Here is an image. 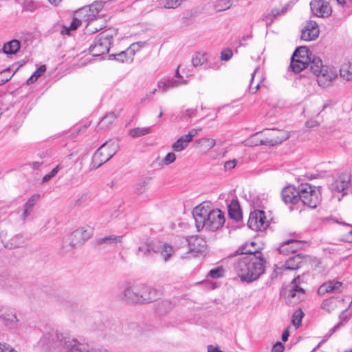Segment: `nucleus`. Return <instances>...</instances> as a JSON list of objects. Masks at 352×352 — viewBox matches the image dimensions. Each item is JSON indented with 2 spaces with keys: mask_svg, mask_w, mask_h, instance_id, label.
Returning <instances> with one entry per match:
<instances>
[{
  "mask_svg": "<svg viewBox=\"0 0 352 352\" xmlns=\"http://www.w3.org/2000/svg\"><path fill=\"white\" fill-rule=\"evenodd\" d=\"M109 352L103 347H94L84 340L65 337L62 333L52 331L45 334V351L48 352Z\"/></svg>",
  "mask_w": 352,
  "mask_h": 352,
  "instance_id": "obj_1",
  "label": "nucleus"
},
{
  "mask_svg": "<svg viewBox=\"0 0 352 352\" xmlns=\"http://www.w3.org/2000/svg\"><path fill=\"white\" fill-rule=\"evenodd\" d=\"M248 255L236 259L233 267L242 282L248 283L256 280L265 272V261L259 251L245 250Z\"/></svg>",
  "mask_w": 352,
  "mask_h": 352,
  "instance_id": "obj_2",
  "label": "nucleus"
},
{
  "mask_svg": "<svg viewBox=\"0 0 352 352\" xmlns=\"http://www.w3.org/2000/svg\"><path fill=\"white\" fill-rule=\"evenodd\" d=\"M192 214L198 231H217L225 223L224 213L219 208H213L208 202H203L195 207Z\"/></svg>",
  "mask_w": 352,
  "mask_h": 352,
  "instance_id": "obj_3",
  "label": "nucleus"
},
{
  "mask_svg": "<svg viewBox=\"0 0 352 352\" xmlns=\"http://www.w3.org/2000/svg\"><path fill=\"white\" fill-rule=\"evenodd\" d=\"M122 298L132 303H149L159 298L157 289L144 284L128 285L122 292Z\"/></svg>",
  "mask_w": 352,
  "mask_h": 352,
  "instance_id": "obj_4",
  "label": "nucleus"
},
{
  "mask_svg": "<svg viewBox=\"0 0 352 352\" xmlns=\"http://www.w3.org/2000/svg\"><path fill=\"white\" fill-rule=\"evenodd\" d=\"M103 8L102 1H95L88 7L77 11V16H82L85 21H87V32L89 33H95L105 27L104 24L98 25V21L103 14L100 12Z\"/></svg>",
  "mask_w": 352,
  "mask_h": 352,
  "instance_id": "obj_5",
  "label": "nucleus"
},
{
  "mask_svg": "<svg viewBox=\"0 0 352 352\" xmlns=\"http://www.w3.org/2000/svg\"><path fill=\"white\" fill-rule=\"evenodd\" d=\"M118 139L109 140L103 143L93 155L91 168L96 169L110 160L119 149Z\"/></svg>",
  "mask_w": 352,
  "mask_h": 352,
  "instance_id": "obj_6",
  "label": "nucleus"
},
{
  "mask_svg": "<svg viewBox=\"0 0 352 352\" xmlns=\"http://www.w3.org/2000/svg\"><path fill=\"white\" fill-rule=\"evenodd\" d=\"M256 133L245 142V145L249 146L257 145L274 146L281 143L289 138L287 132L278 129H267L265 131L266 137L263 139H257Z\"/></svg>",
  "mask_w": 352,
  "mask_h": 352,
  "instance_id": "obj_7",
  "label": "nucleus"
},
{
  "mask_svg": "<svg viewBox=\"0 0 352 352\" xmlns=\"http://www.w3.org/2000/svg\"><path fill=\"white\" fill-rule=\"evenodd\" d=\"M92 228L89 226L81 227L67 234L63 239V248L65 251L71 250L83 244L92 235Z\"/></svg>",
  "mask_w": 352,
  "mask_h": 352,
  "instance_id": "obj_8",
  "label": "nucleus"
},
{
  "mask_svg": "<svg viewBox=\"0 0 352 352\" xmlns=\"http://www.w3.org/2000/svg\"><path fill=\"white\" fill-rule=\"evenodd\" d=\"M299 198L304 205L311 208H316L321 201L319 190L309 184L300 185Z\"/></svg>",
  "mask_w": 352,
  "mask_h": 352,
  "instance_id": "obj_9",
  "label": "nucleus"
},
{
  "mask_svg": "<svg viewBox=\"0 0 352 352\" xmlns=\"http://www.w3.org/2000/svg\"><path fill=\"white\" fill-rule=\"evenodd\" d=\"M113 35L107 32H102L89 47L90 54L93 56H99L109 52Z\"/></svg>",
  "mask_w": 352,
  "mask_h": 352,
  "instance_id": "obj_10",
  "label": "nucleus"
},
{
  "mask_svg": "<svg viewBox=\"0 0 352 352\" xmlns=\"http://www.w3.org/2000/svg\"><path fill=\"white\" fill-rule=\"evenodd\" d=\"M248 227L255 231H263L269 226V221L263 210H254L250 212L248 221Z\"/></svg>",
  "mask_w": 352,
  "mask_h": 352,
  "instance_id": "obj_11",
  "label": "nucleus"
},
{
  "mask_svg": "<svg viewBox=\"0 0 352 352\" xmlns=\"http://www.w3.org/2000/svg\"><path fill=\"white\" fill-rule=\"evenodd\" d=\"M0 318L9 328L15 329L18 326L19 319L14 310L12 308L6 306H1Z\"/></svg>",
  "mask_w": 352,
  "mask_h": 352,
  "instance_id": "obj_12",
  "label": "nucleus"
},
{
  "mask_svg": "<svg viewBox=\"0 0 352 352\" xmlns=\"http://www.w3.org/2000/svg\"><path fill=\"white\" fill-rule=\"evenodd\" d=\"M329 3L327 0H314L310 3L311 9L318 16H328L332 12Z\"/></svg>",
  "mask_w": 352,
  "mask_h": 352,
  "instance_id": "obj_13",
  "label": "nucleus"
},
{
  "mask_svg": "<svg viewBox=\"0 0 352 352\" xmlns=\"http://www.w3.org/2000/svg\"><path fill=\"white\" fill-rule=\"evenodd\" d=\"M188 246V254L190 252H203L206 248V241L198 236H191L184 239Z\"/></svg>",
  "mask_w": 352,
  "mask_h": 352,
  "instance_id": "obj_14",
  "label": "nucleus"
},
{
  "mask_svg": "<svg viewBox=\"0 0 352 352\" xmlns=\"http://www.w3.org/2000/svg\"><path fill=\"white\" fill-rule=\"evenodd\" d=\"M40 198L41 195L39 194H34L28 199L19 214L20 221L23 223L26 222L28 218L33 214L34 208Z\"/></svg>",
  "mask_w": 352,
  "mask_h": 352,
  "instance_id": "obj_15",
  "label": "nucleus"
},
{
  "mask_svg": "<svg viewBox=\"0 0 352 352\" xmlns=\"http://www.w3.org/2000/svg\"><path fill=\"white\" fill-rule=\"evenodd\" d=\"M300 283L301 278L299 276L295 278L291 283L288 297L291 298L292 302L296 303L304 298L305 291L300 287Z\"/></svg>",
  "mask_w": 352,
  "mask_h": 352,
  "instance_id": "obj_16",
  "label": "nucleus"
},
{
  "mask_svg": "<svg viewBox=\"0 0 352 352\" xmlns=\"http://www.w3.org/2000/svg\"><path fill=\"white\" fill-rule=\"evenodd\" d=\"M319 35V28L314 21H309L302 30L301 38L305 41L316 39Z\"/></svg>",
  "mask_w": 352,
  "mask_h": 352,
  "instance_id": "obj_17",
  "label": "nucleus"
},
{
  "mask_svg": "<svg viewBox=\"0 0 352 352\" xmlns=\"http://www.w3.org/2000/svg\"><path fill=\"white\" fill-rule=\"evenodd\" d=\"M336 76V70L329 66L324 67L322 72L316 76L318 82L322 87L328 86Z\"/></svg>",
  "mask_w": 352,
  "mask_h": 352,
  "instance_id": "obj_18",
  "label": "nucleus"
},
{
  "mask_svg": "<svg viewBox=\"0 0 352 352\" xmlns=\"http://www.w3.org/2000/svg\"><path fill=\"white\" fill-rule=\"evenodd\" d=\"M300 186L296 189L293 186H288L282 190V198L285 203L296 204L300 200Z\"/></svg>",
  "mask_w": 352,
  "mask_h": 352,
  "instance_id": "obj_19",
  "label": "nucleus"
},
{
  "mask_svg": "<svg viewBox=\"0 0 352 352\" xmlns=\"http://www.w3.org/2000/svg\"><path fill=\"white\" fill-rule=\"evenodd\" d=\"M350 184V176L348 174L340 175L331 184V189L341 192L348 188Z\"/></svg>",
  "mask_w": 352,
  "mask_h": 352,
  "instance_id": "obj_20",
  "label": "nucleus"
},
{
  "mask_svg": "<svg viewBox=\"0 0 352 352\" xmlns=\"http://www.w3.org/2000/svg\"><path fill=\"white\" fill-rule=\"evenodd\" d=\"M307 258L302 254H296L288 258L283 267L286 270H295L301 267L303 264L307 261Z\"/></svg>",
  "mask_w": 352,
  "mask_h": 352,
  "instance_id": "obj_21",
  "label": "nucleus"
},
{
  "mask_svg": "<svg viewBox=\"0 0 352 352\" xmlns=\"http://www.w3.org/2000/svg\"><path fill=\"white\" fill-rule=\"evenodd\" d=\"M82 16H77V12L74 14V17L72 18V21L69 25H65L63 26L60 34L62 35H72L73 32L77 30L78 27H80L82 21Z\"/></svg>",
  "mask_w": 352,
  "mask_h": 352,
  "instance_id": "obj_22",
  "label": "nucleus"
},
{
  "mask_svg": "<svg viewBox=\"0 0 352 352\" xmlns=\"http://www.w3.org/2000/svg\"><path fill=\"white\" fill-rule=\"evenodd\" d=\"M343 288L342 283L339 281L330 280L322 284L318 289L319 294H324L326 293L340 292Z\"/></svg>",
  "mask_w": 352,
  "mask_h": 352,
  "instance_id": "obj_23",
  "label": "nucleus"
},
{
  "mask_svg": "<svg viewBox=\"0 0 352 352\" xmlns=\"http://www.w3.org/2000/svg\"><path fill=\"white\" fill-rule=\"evenodd\" d=\"M264 80L265 77L263 71L257 67L252 75L250 91L253 94L256 93Z\"/></svg>",
  "mask_w": 352,
  "mask_h": 352,
  "instance_id": "obj_24",
  "label": "nucleus"
},
{
  "mask_svg": "<svg viewBox=\"0 0 352 352\" xmlns=\"http://www.w3.org/2000/svg\"><path fill=\"white\" fill-rule=\"evenodd\" d=\"M300 243L297 240H287L280 243L278 250L280 254L287 255L290 252H294L300 248Z\"/></svg>",
  "mask_w": 352,
  "mask_h": 352,
  "instance_id": "obj_25",
  "label": "nucleus"
},
{
  "mask_svg": "<svg viewBox=\"0 0 352 352\" xmlns=\"http://www.w3.org/2000/svg\"><path fill=\"white\" fill-rule=\"evenodd\" d=\"M154 252L160 254L164 261L167 262L175 252V250L170 245L165 243L157 246Z\"/></svg>",
  "mask_w": 352,
  "mask_h": 352,
  "instance_id": "obj_26",
  "label": "nucleus"
},
{
  "mask_svg": "<svg viewBox=\"0 0 352 352\" xmlns=\"http://www.w3.org/2000/svg\"><path fill=\"white\" fill-rule=\"evenodd\" d=\"M135 44H132L125 51H122L117 54H112L111 56H113L115 59L122 63L131 62L135 54Z\"/></svg>",
  "mask_w": 352,
  "mask_h": 352,
  "instance_id": "obj_27",
  "label": "nucleus"
},
{
  "mask_svg": "<svg viewBox=\"0 0 352 352\" xmlns=\"http://www.w3.org/2000/svg\"><path fill=\"white\" fill-rule=\"evenodd\" d=\"M186 80L179 81L175 79L160 80L157 83V88L162 92L166 91L169 89L177 87L181 85L185 84Z\"/></svg>",
  "mask_w": 352,
  "mask_h": 352,
  "instance_id": "obj_28",
  "label": "nucleus"
},
{
  "mask_svg": "<svg viewBox=\"0 0 352 352\" xmlns=\"http://www.w3.org/2000/svg\"><path fill=\"white\" fill-rule=\"evenodd\" d=\"M228 214L230 218L239 221L242 218V213L239 204L236 200H232L228 205Z\"/></svg>",
  "mask_w": 352,
  "mask_h": 352,
  "instance_id": "obj_29",
  "label": "nucleus"
},
{
  "mask_svg": "<svg viewBox=\"0 0 352 352\" xmlns=\"http://www.w3.org/2000/svg\"><path fill=\"white\" fill-rule=\"evenodd\" d=\"M298 56L296 54H293L292 59L290 67L292 71L295 73H299L303 69H306L309 66L308 62L302 61L297 58Z\"/></svg>",
  "mask_w": 352,
  "mask_h": 352,
  "instance_id": "obj_30",
  "label": "nucleus"
},
{
  "mask_svg": "<svg viewBox=\"0 0 352 352\" xmlns=\"http://www.w3.org/2000/svg\"><path fill=\"white\" fill-rule=\"evenodd\" d=\"M232 5V0H215L213 2L212 8L215 12H221L230 10Z\"/></svg>",
  "mask_w": 352,
  "mask_h": 352,
  "instance_id": "obj_31",
  "label": "nucleus"
},
{
  "mask_svg": "<svg viewBox=\"0 0 352 352\" xmlns=\"http://www.w3.org/2000/svg\"><path fill=\"white\" fill-rule=\"evenodd\" d=\"M20 48V43L18 40L14 39L6 43L3 46V52L6 54H14Z\"/></svg>",
  "mask_w": 352,
  "mask_h": 352,
  "instance_id": "obj_32",
  "label": "nucleus"
},
{
  "mask_svg": "<svg viewBox=\"0 0 352 352\" xmlns=\"http://www.w3.org/2000/svg\"><path fill=\"white\" fill-rule=\"evenodd\" d=\"M309 65L310 70L315 76H317L318 74H320V72H321L323 68L325 67L322 65V60L319 57L316 56L311 59Z\"/></svg>",
  "mask_w": 352,
  "mask_h": 352,
  "instance_id": "obj_33",
  "label": "nucleus"
},
{
  "mask_svg": "<svg viewBox=\"0 0 352 352\" xmlns=\"http://www.w3.org/2000/svg\"><path fill=\"white\" fill-rule=\"evenodd\" d=\"M288 6L289 4H286L281 10L276 8L272 9L270 13L267 14L263 16V20L266 21L267 25L271 24L276 16L280 14H283L287 10Z\"/></svg>",
  "mask_w": 352,
  "mask_h": 352,
  "instance_id": "obj_34",
  "label": "nucleus"
},
{
  "mask_svg": "<svg viewBox=\"0 0 352 352\" xmlns=\"http://www.w3.org/2000/svg\"><path fill=\"white\" fill-rule=\"evenodd\" d=\"M196 143L201 148L208 151L216 145V140L213 138H203L197 140Z\"/></svg>",
  "mask_w": 352,
  "mask_h": 352,
  "instance_id": "obj_35",
  "label": "nucleus"
},
{
  "mask_svg": "<svg viewBox=\"0 0 352 352\" xmlns=\"http://www.w3.org/2000/svg\"><path fill=\"white\" fill-rule=\"evenodd\" d=\"M151 133V127H136L128 131V134L133 138H139Z\"/></svg>",
  "mask_w": 352,
  "mask_h": 352,
  "instance_id": "obj_36",
  "label": "nucleus"
},
{
  "mask_svg": "<svg viewBox=\"0 0 352 352\" xmlns=\"http://www.w3.org/2000/svg\"><path fill=\"white\" fill-rule=\"evenodd\" d=\"M202 129L199 128H194L191 129L187 134L183 135L179 138V139L184 143L186 145L188 146L189 143L191 142L193 138L198 135V133L201 131Z\"/></svg>",
  "mask_w": 352,
  "mask_h": 352,
  "instance_id": "obj_37",
  "label": "nucleus"
},
{
  "mask_svg": "<svg viewBox=\"0 0 352 352\" xmlns=\"http://www.w3.org/2000/svg\"><path fill=\"white\" fill-rule=\"evenodd\" d=\"M294 54H296L298 56L297 58L303 60L305 62L310 63L311 59L309 51L306 47H300L294 52Z\"/></svg>",
  "mask_w": 352,
  "mask_h": 352,
  "instance_id": "obj_38",
  "label": "nucleus"
},
{
  "mask_svg": "<svg viewBox=\"0 0 352 352\" xmlns=\"http://www.w3.org/2000/svg\"><path fill=\"white\" fill-rule=\"evenodd\" d=\"M208 59L207 54L204 52H197L192 58V64L194 67L202 65Z\"/></svg>",
  "mask_w": 352,
  "mask_h": 352,
  "instance_id": "obj_39",
  "label": "nucleus"
},
{
  "mask_svg": "<svg viewBox=\"0 0 352 352\" xmlns=\"http://www.w3.org/2000/svg\"><path fill=\"white\" fill-rule=\"evenodd\" d=\"M24 243L23 239L20 235L12 236L5 245L7 248L12 249L21 247Z\"/></svg>",
  "mask_w": 352,
  "mask_h": 352,
  "instance_id": "obj_40",
  "label": "nucleus"
},
{
  "mask_svg": "<svg viewBox=\"0 0 352 352\" xmlns=\"http://www.w3.org/2000/svg\"><path fill=\"white\" fill-rule=\"evenodd\" d=\"M174 307V305L168 300H162L157 305V311L160 314H164L170 311Z\"/></svg>",
  "mask_w": 352,
  "mask_h": 352,
  "instance_id": "obj_41",
  "label": "nucleus"
},
{
  "mask_svg": "<svg viewBox=\"0 0 352 352\" xmlns=\"http://www.w3.org/2000/svg\"><path fill=\"white\" fill-rule=\"evenodd\" d=\"M123 236H116V235H109L103 238H101L98 243L100 244L107 243V244H116L120 243L122 241Z\"/></svg>",
  "mask_w": 352,
  "mask_h": 352,
  "instance_id": "obj_42",
  "label": "nucleus"
},
{
  "mask_svg": "<svg viewBox=\"0 0 352 352\" xmlns=\"http://www.w3.org/2000/svg\"><path fill=\"white\" fill-rule=\"evenodd\" d=\"M340 76L346 80L352 79V65L344 64L340 69Z\"/></svg>",
  "mask_w": 352,
  "mask_h": 352,
  "instance_id": "obj_43",
  "label": "nucleus"
},
{
  "mask_svg": "<svg viewBox=\"0 0 352 352\" xmlns=\"http://www.w3.org/2000/svg\"><path fill=\"white\" fill-rule=\"evenodd\" d=\"M116 119V115L114 112H110L104 116L100 122V125L101 128L108 127Z\"/></svg>",
  "mask_w": 352,
  "mask_h": 352,
  "instance_id": "obj_44",
  "label": "nucleus"
},
{
  "mask_svg": "<svg viewBox=\"0 0 352 352\" xmlns=\"http://www.w3.org/2000/svg\"><path fill=\"white\" fill-rule=\"evenodd\" d=\"M44 74V65L40 66L38 69L28 79L27 85H31L36 81L38 77Z\"/></svg>",
  "mask_w": 352,
  "mask_h": 352,
  "instance_id": "obj_45",
  "label": "nucleus"
},
{
  "mask_svg": "<svg viewBox=\"0 0 352 352\" xmlns=\"http://www.w3.org/2000/svg\"><path fill=\"white\" fill-rule=\"evenodd\" d=\"M155 249L151 244H144L138 248V252L142 255L149 256L152 255V252H154Z\"/></svg>",
  "mask_w": 352,
  "mask_h": 352,
  "instance_id": "obj_46",
  "label": "nucleus"
},
{
  "mask_svg": "<svg viewBox=\"0 0 352 352\" xmlns=\"http://www.w3.org/2000/svg\"><path fill=\"white\" fill-rule=\"evenodd\" d=\"M302 317H303L302 311L300 309L296 310L292 316V322L293 325L295 326L296 328H298L301 323Z\"/></svg>",
  "mask_w": 352,
  "mask_h": 352,
  "instance_id": "obj_47",
  "label": "nucleus"
},
{
  "mask_svg": "<svg viewBox=\"0 0 352 352\" xmlns=\"http://www.w3.org/2000/svg\"><path fill=\"white\" fill-rule=\"evenodd\" d=\"M148 184V181L146 179L138 183L135 186V192L138 195L144 194L147 191Z\"/></svg>",
  "mask_w": 352,
  "mask_h": 352,
  "instance_id": "obj_48",
  "label": "nucleus"
},
{
  "mask_svg": "<svg viewBox=\"0 0 352 352\" xmlns=\"http://www.w3.org/2000/svg\"><path fill=\"white\" fill-rule=\"evenodd\" d=\"M185 0H166L163 7L166 9H175L179 7Z\"/></svg>",
  "mask_w": 352,
  "mask_h": 352,
  "instance_id": "obj_49",
  "label": "nucleus"
},
{
  "mask_svg": "<svg viewBox=\"0 0 352 352\" xmlns=\"http://www.w3.org/2000/svg\"><path fill=\"white\" fill-rule=\"evenodd\" d=\"M256 243L254 242H251L250 243H247L245 245H242L239 250L236 251V253L238 254H241V256H245L248 255V253H245V250H256V248L254 247Z\"/></svg>",
  "mask_w": 352,
  "mask_h": 352,
  "instance_id": "obj_50",
  "label": "nucleus"
},
{
  "mask_svg": "<svg viewBox=\"0 0 352 352\" xmlns=\"http://www.w3.org/2000/svg\"><path fill=\"white\" fill-rule=\"evenodd\" d=\"M336 306V302L333 299H327L323 300L321 307L326 310L328 312H331L332 310L334 309Z\"/></svg>",
  "mask_w": 352,
  "mask_h": 352,
  "instance_id": "obj_51",
  "label": "nucleus"
},
{
  "mask_svg": "<svg viewBox=\"0 0 352 352\" xmlns=\"http://www.w3.org/2000/svg\"><path fill=\"white\" fill-rule=\"evenodd\" d=\"M187 145L184 144L179 138L174 142L171 148L175 152H181L187 148Z\"/></svg>",
  "mask_w": 352,
  "mask_h": 352,
  "instance_id": "obj_52",
  "label": "nucleus"
},
{
  "mask_svg": "<svg viewBox=\"0 0 352 352\" xmlns=\"http://www.w3.org/2000/svg\"><path fill=\"white\" fill-rule=\"evenodd\" d=\"M223 272L224 271L223 268L219 267L214 269H212L209 272V275L211 278H218L223 276Z\"/></svg>",
  "mask_w": 352,
  "mask_h": 352,
  "instance_id": "obj_53",
  "label": "nucleus"
},
{
  "mask_svg": "<svg viewBox=\"0 0 352 352\" xmlns=\"http://www.w3.org/2000/svg\"><path fill=\"white\" fill-rule=\"evenodd\" d=\"M176 160V155L174 153H168L162 160V164L168 166L173 164Z\"/></svg>",
  "mask_w": 352,
  "mask_h": 352,
  "instance_id": "obj_54",
  "label": "nucleus"
},
{
  "mask_svg": "<svg viewBox=\"0 0 352 352\" xmlns=\"http://www.w3.org/2000/svg\"><path fill=\"white\" fill-rule=\"evenodd\" d=\"M0 352H19L12 346L6 344L0 343Z\"/></svg>",
  "mask_w": 352,
  "mask_h": 352,
  "instance_id": "obj_55",
  "label": "nucleus"
},
{
  "mask_svg": "<svg viewBox=\"0 0 352 352\" xmlns=\"http://www.w3.org/2000/svg\"><path fill=\"white\" fill-rule=\"evenodd\" d=\"M232 52L231 50L227 49L222 51L221 54V58L222 60H229L232 57Z\"/></svg>",
  "mask_w": 352,
  "mask_h": 352,
  "instance_id": "obj_56",
  "label": "nucleus"
},
{
  "mask_svg": "<svg viewBox=\"0 0 352 352\" xmlns=\"http://www.w3.org/2000/svg\"><path fill=\"white\" fill-rule=\"evenodd\" d=\"M60 170V166L57 165L56 167H54L49 173L45 174V182L47 180H50V179L53 178L56 175L58 172Z\"/></svg>",
  "mask_w": 352,
  "mask_h": 352,
  "instance_id": "obj_57",
  "label": "nucleus"
},
{
  "mask_svg": "<svg viewBox=\"0 0 352 352\" xmlns=\"http://www.w3.org/2000/svg\"><path fill=\"white\" fill-rule=\"evenodd\" d=\"M237 161L236 160H228L224 164V168L226 170H230L234 168L236 165Z\"/></svg>",
  "mask_w": 352,
  "mask_h": 352,
  "instance_id": "obj_58",
  "label": "nucleus"
},
{
  "mask_svg": "<svg viewBox=\"0 0 352 352\" xmlns=\"http://www.w3.org/2000/svg\"><path fill=\"white\" fill-rule=\"evenodd\" d=\"M283 351H284V346L280 342H277L275 344H274V346H272V352H283Z\"/></svg>",
  "mask_w": 352,
  "mask_h": 352,
  "instance_id": "obj_59",
  "label": "nucleus"
},
{
  "mask_svg": "<svg viewBox=\"0 0 352 352\" xmlns=\"http://www.w3.org/2000/svg\"><path fill=\"white\" fill-rule=\"evenodd\" d=\"M90 199V196L88 193L82 194L77 200V204L80 205L84 202L87 201Z\"/></svg>",
  "mask_w": 352,
  "mask_h": 352,
  "instance_id": "obj_60",
  "label": "nucleus"
},
{
  "mask_svg": "<svg viewBox=\"0 0 352 352\" xmlns=\"http://www.w3.org/2000/svg\"><path fill=\"white\" fill-rule=\"evenodd\" d=\"M342 241L346 243H352V228L343 235Z\"/></svg>",
  "mask_w": 352,
  "mask_h": 352,
  "instance_id": "obj_61",
  "label": "nucleus"
},
{
  "mask_svg": "<svg viewBox=\"0 0 352 352\" xmlns=\"http://www.w3.org/2000/svg\"><path fill=\"white\" fill-rule=\"evenodd\" d=\"M318 124H319V123L317 121L314 120H308L305 123V126L307 128H314V127L318 126Z\"/></svg>",
  "mask_w": 352,
  "mask_h": 352,
  "instance_id": "obj_62",
  "label": "nucleus"
},
{
  "mask_svg": "<svg viewBox=\"0 0 352 352\" xmlns=\"http://www.w3.org/2000/svg\"><path fill=\"white\" fill-rule=\"evenodd\" d=\"M289 336V331L287 330L284 331V332L282 334V340L283 342H286L288 340Z\"/></svg>",
  "mask_w": 352,
  "mask_h": 352,
  "instance_id": "obj_63",
  "label": "nucleus"
},
{
  "mask_svg": "<svg viewBox=\"0 0 352 352\" xmlns=\"http://www.w3.org/2000/svg\"><path fill=\"white\" fill-rule=\"evenodd\" d=\"M195 113V109H187L186 111V114L187 116H190V117L194 116Z\"/></svg>",
  "mask_w": 352,
  "mask_h": 352,
  "instance_id": "obj_64",
  "label": "nucleus"
}]
</instances>
